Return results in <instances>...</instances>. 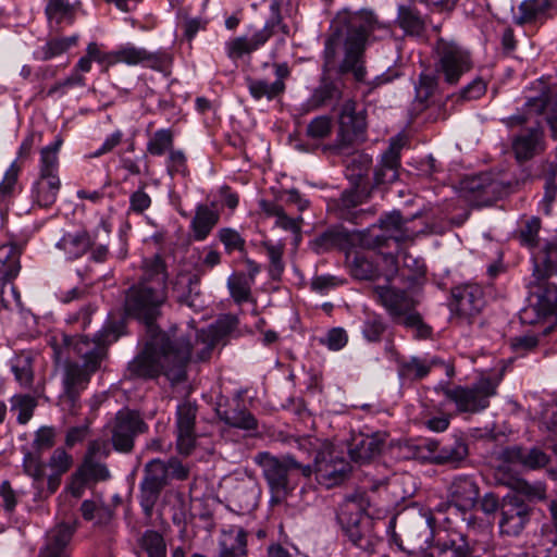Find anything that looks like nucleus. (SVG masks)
Instances as JSON below:
<instances>
[{"label": "nucleus", "mask_w": 557, "mask_h": 557, "mask_svg": "<svg viewBox=\"0 0 557 557\" xmlns=\"http://www.w3.org/2000/svg\"><path fill=\"white\" fill-rule=\"evenodd\" d=\"M541 228V221L537 218L530 219L520 231L521 244L529 247L535 248L539 243V232Z\"/></svg>", "instance_id": "nucleus-51"}, {"label": "nucleus", "mask_w": 557, "mask_h": 557, "mask_svg": "<svg viewBox=\"0 0 557 557\" xmlns=\"http://www.w3.org/2000/svg\"><path fill=\"white\" fill-rule=\"evenodd\" d=\"M342 98L341 84L330 78H322L319 86L313 90L312 95L307 101L310 109H318L320 107L330 104Z\"/></svg>", "instance_id": "nucleus-30"}, {"label": "nucleus", "mask_w": 557, "mask_h": 557, "mask_svg": "<svg viewBox=\"0 0 557 557\" xmlns=\"http://www.w3.org/2000/svg\"><path fill=\"white\" fill-rule=\"evenodd\" d=\"M531 508L518 495H507L500 505L499 530L509 536L519 535L530 521Z\"/></svg>", "instance_id": "nucleus-14"}, {"label": "nucleus", "mask_w": 557, "mask_h": 557, "mask_svg": "<svg viewBox=\"0 0 557 557\" xmlns=\"http://www.w3.org/2000/svg\"><path fill=\"white\" fill-rule=\"evenodd\" d=\"M161 491V487L141 481L139 503L146 517H151L153 507L159 499Z\"/></svg>", "instance_id": "nucleus-45"}, {"label": "nucleus", "mask_w": 557, "mask_h": 557, "mask_svg": "<svg viewBox=\"0 0 557 557\" xmlns=\"http://www.w3.org/2000/svg\"><path fill=\"white\" fill-rule=\"evenodd\" d=\"M373 293L376 300L394 319L401 322L407 314L412 312L414 301L407 293L389 286H376Z\"/></svg>", "instance_id": "nucleus-19"}, {"label": "nucleus", "mask_w": 557, "mask_h": 557, "mask_svg": "<svg viewBox=\"0 0 557 557\" xmlns=\"http://www.w3.org/2000/svg\"><path fill=\"white\" fill-rule=\"evenodd\" d=\"M119 336L120 335L111 329H104L92 339L86 336H81L76 339L66 335L63 336L65 346L73 349L78 357L84 359L83 364L69 361L64 367V393L73 407L75 406L79 393L87 387L91 374L99 369L100 362L106 355V347L115 342Z\"/></svg>", "instance_id": "nucleus-2"}, {"label": "nucleus", "mask_w": 557, "mask_h": 557, "mask_svg": "<svg viewBox=\"0 0 557 557\" xmlns=\"http://www.w3.org/2000/svg\"><path fill=\"white\" fill-rule=\"evenodd\" d=\"M220 214L214 209L206 205L197 206L195 216L191 221L194 238L199 242L205 240L218 224Z\"/></svg>", "instance_id": "nucleus-29"}, {"label": "nucleus", "mask_w": 557, "mask_h": 557, "mask_svg": "<svg viewBox=\"0 0 557 557\" xmlns=\"http://www.w3.org/2000/svg\"><path fill=\"white\" fill-rule=\"evenodd\" d=\"M437 363L436 359H420L412 357L403 364V369L408 374H413L417 379H422L430 372L431 368Z\"/></svg>", "instance_id": "nucleus-48"}, {"label": "nucleus", "mask_w": 557, "mask_h": 557, "mask_svg": "<svg viewBox=\"0 0 557 557\" xmlns=\"http://www.w3.org/2000/svg\"><path fill=\"white\" fill-rule=\"evenodd\" d=\"M498 380L482 377L472 386H456L445 391V396L462 412H478L488 407L490 398L496 394Z\"/></svg>", "instance_id": "nucleus-10"}, {"label": "nucleus", "mask_w": 557, "mask_h": 557, "mask_svg": "<svg viewBox=\"0 0 557 557\" xmlns=\"http://www.w3.org/2000/svg\"><path fill=\"white\" fill-rule=\"evenodd\" d=\"M386 441L384 433H373L361 435L354 440V444L349 449V455L356 462H366L377 456Z\"/></svg>", "instance_id": "nucleus-24"}, {"label": "nucleus", "mask_w": 557, "mask_h": 557, "mask_svg": "<svg viewBox=\"0 0 557 557\" xmlns=\"http://www.w3.org/2000/svg\"><path fill=\"white\" fill-rule=\"evenodd\" d=\"M225 51L230 59L237 60L244 54L252 52L247 36H239L225 42Z\"/></svg>", "instance_id": "nucleus-58"}, {"label": "nucleus", "mask_w": 557, "mask_h": 557, "mask_svg": "<svg viewBox=\"0 0 557 557\" xmlns=\"http://www.w3.org/2000/svg\"><path fill=\"white\" fill-rule=\"evenodd\" d=\"M77 476H84V480L103 481L110 476L108 468L95 459L85 458L83 466L77 471Z\"/></svg>", "instance_id": "nucleus-44"}, {"label": "nucleus", "mask_w": 557, "mask_h": 557, "mask_svg": "<svg viewBox=\"0 0 557 557\" xmlns=\"http://www.w3.org/2000/svg\"><path fill=\"white\" fill-rule=\"evenodd\" d=\"M21 251L14 245L0 246V282L2 301L9 302L7 298V286L16 305L21 304V296L16 288L11 284L18 275L21 270L20 263Z\"/></svg>", "instance_id": "nucleus-16"}, {"label": "nucleus", "mask_w": 557, "mask_h": 557, "mask_svg": "<svg viewBox=\"0 0 557 557\" xmlns=\"http://www.w3.org/2000/svg\"><path fill=\"white\" fill-rule=\"evenodd\" d=\"M139 547L148 557H166V544L157 531L147 530L139 539Z\"/></svg>", "instance_id": "nucleus-39"}, {"label": "nucleus", "mask_w": 557, "mask_h": 557, "mask_svg": "<svg viewBox=\"0 0 557 557\" xmlns=\"http://www.w3.org/2000/svg\"><path fill=\"white\" fill-rule=\"evenodd\" d=\"M321 342L329 349L336 351L346 346L348 336L344 329L334 327L327 332L325 338H323Z\"/></svg>", "instance_id": "nucleus-61"}, {"label": "nucleus", "mask_w": 557, "mask_h": 557, "mask_svg": "<svg viewBox=\"0 0 557 557\" xmlns=\"http://www.w3.org/2000/svg\"><path fill=\"white\" fill-rule=\"evenodd\" d=\"M49 467L55 475H61L70 470L73 465V458L63 448H57L49 459Z\"/></svg>", "instance_id": "nucleus-55"}, {"label": "nucleus", "mask_w": 557, "mask_h": 557, "mask_svg": "<svg viewBox=\"0 0 557 557\" xmlns=\"http://www.w3.org/2000/svg\"><path fill=\"white\" fill-rule=\"evenodd\" d=\"M533 294L536 297L532 310L539 318L555 313L557 309V245H547L545 250L534 256Z\"/></svg>", "instance_id": "nucleus-7"}, {"label": "nucleus", "mask_w": 557, "mask_h": 557, "mask_svg": "<svg viewBox=\"0 0 557 557\" xmlns=\"http://www.w3.org/2000/svg\"><path fill=\"white\" fill-rule=\"evenodd\" d=\"M199 277L190 272H180L173 281V293L181 305L196 307L199 296Z\"/></svg>", "instance_id": "nucleus-27"}, {"label": "nucleus", "mask_w": 557, "mask_h": 557, "mask_svg": "<svg viewBox=\"0 0 557 557\" xmlns=\"http://www.w3.org/2000/svg\"><path fill=\"white\" fill-rule=\"evenodd\" d=\"M385 331L382 319L377 315H368L363 322L362 334L370 342L380 341Z\"/></svg>", "instance_id": "nucleus-57"}, {"label": "nucleus", "mask_w": 557, "mask_h": 557, "mask_svg": "<svg viewBox=\"0 0 557 557\" xmlns=\"http://www.w3.org/2000/svg\"><path fill=\"white\" fill-rule=\"evenodd\" d=\"M332 120L326 115L313 119L307 126V135L312 139H323L331 134Z\"/></svg>", "instance_id": "nucleus-50"}, {"label": "nucleus", "mask_w": 557, "mask_h": 557, "mask_svg": "<svg viewBox=\"0 0 557 557\" xmlns=\"http://www.w3.org/2000/svg\"><path fill=\"white\" fill-rule=\"evenodd\" d=\"M55 430L52 426H41L35 434L34 447L37 450H46L54 445Z\"/></svg>", "instance_id": "nucleus-62"}, {"label": "nucleus", "mask_w": 557, "mask_h": 557, "mask_svg": "<svg viewBox=\"0 0 557 557\" xmlns=\"http://www.w3.org/2000/svg\"><path fill=\"white\" fill-rule=\"evenodd\" d=\"M72 537V530L67 525H61L48 535L47 544L39 550L37 557H70L66 545Z\"/></svg>", "instance_id": "nucleus-28"}, {"label": "nucleus", "mask_w": 557, "mask_h": 557, "mask_svg": "<svg viewBox=\"0 0 557 557\" xmlns=\"http://www.w3.org/2000/svg\"><path fill=\"white\" fill-rule=\"evenodd\" d=\"M20 172L21 165L17 163V160H15L10 164L0 183V201L11 195L14 186L16 185Z\"/></svg>", "instance_id": "nucleus-53"}, {"label": "nucleus", "mask_w": 557, "mask_h": 557, "mask_svg": "<svg viewBox=\"0 0 557 557\" xmlns=\"http://www.w3.org/2000/svg\"><path fill=\"white\" fill-rule=\"evenodd\" d=\"M381 235L375 236V246H382L393 239L397 244L413 240L416 231L407 226L398 212H392L380 219Z\"/></svg>", "instance_id": "nucleus-20"}, {"label": "nucleus", "mask_w": 557, "mask_h": 557, "mask_svg": "<svg viewBox=\"0 0 557 557\" xmlns=\"http://www.w3.org/2000/svg\"><path fill=\"white\" fill-rule=\"evenodd\" d=\"M221 419L232 428L246 431L256 430L258 425L256 418L249 411L239 407L225 410L221 413Z\"/></svg>", "instance_id": "nucleus-38"}, {"label": "nucleus", "mask_w": 557, "mask_h": 557, "mask_svg": "<svg viewBox=\"0 0 557 557\" xmlns=\"http://www.w3.org/2000/svg\"><path fill=\"white\" fill-rule=\"evenodd\" d=\"M11 411L16 413L20 424H26L33 417L37 407V399L28 394H16L10 399Z\"/></svg>", "instance_id": "nucleus-36"}, {"label": "nucleus", "mask_w": 557, "mask_h": 557, "mask_svg": "<svg viewBox=\"0 0 557 557\" xmlns=\"http://www.w3.org/2000/svg\"><path fill=\"white\" fill-rule=\"evenodd\" d=\"M513 488L518 494L524 495L530 500H543L546 497V485L542 482L530 483L522 479H517Z\"/></svg>", "instance_id": "nucleus-46"}, {"label": "nucleus", "mask_w": 557, "mask_h": 557, "mask_svg": "<svg viewBox=\"0 0 557 557\" xmlns=\"http://www.w3.org/2000/svg\"><path fill=\"white\" fill-rule=\"evenodd\" d=\"M90 239L84 232L66 233L57 243V248L62 250L69 259L82 257L90 248Z\"/></svg>", "instance_id": "nucleus-31"}, {"label": "nucleus", "mask_w": 557, "mask_h": 557, "mask_svg": "<svg viewBox=\"0 0 557 557\" xmlns=\"http://www.w3.org/2000/svg\"><path fill=\"white\" fill-rule=\"evenodd\" d=\"M339 124V145H350L358 140L364 128L366 117L362 111L357 110V103L352 99H346L339 110L338 114Z\"/></svg>", "instance_id": "nucleus-15"}, {"label": "nucleus", "mask_w": 557, "mask_h": 557, "mask_svg": "<svg viewBox=\"0 0 557 557\" xmlns=\"http://www.w3.org/2000/svg\"><path fill=\"white\" fill-rule=\"evenodd\" d=\"M260 248L269 259V274L273 280H278L284 272L283 260L285 245L282 242L263 240Z\"/></svg>", "instance_id": "nucleus-32"}, {"label": "nucleus", "mask_w": 557, "mask_h": 557, "mask_svg": "<svg viewBox=\"0 0 557 557\" xmlns=\"http://www.w3.org/2000/svg\"><path fill=\"white\" fill-rule=\"evenodd\" d=\"M350 471L349 462L331 443L321 444L314 458V474L321 485L327 488L339 485Z\"/></svg>", "instance_id": "nucleus-9"}, {"label": "nucleus", "mask_w": 557, "mask_h": 557, "mask_svg": "<svg viewBox=\"0 0 557 557\" xmlns=\"http://www.w3.org/2000/svg\"><path fill=\"white\" fill-rule=\"evenodd\" d=\"M392 35L389 23L381 21L372 11L360 10L350 20L345 38L342 73H351L357 82H364L363 52L370 38L384 39Z\"/></svg>", "instance_id": "nucleus-3"}, {"label": "nucleus", "mask_w": 557, "mask_h": 557, "mask_svg": "<svg viewBox=\"0 0 557 557\" xmlns=\"http://www.w3.org/2000/svg\"><path fill=\"white\" fill-rule=\"evenodd\" d=\"M349 272L358 280H372L379 274L376 264L363 253L354 256L349 262Z\"/></svg>", "instance_id": "nucleus-40"}, {"label": "nucleus", "mask_w": 557, "mask_h": 557, "mask_svg": "<svg viewBox=\"0 0 557 557\" xmlns=\"http://www.w3.org/2000/svg\"><path fill=\"white\" fill-rule=\"evenodd\" d=\"M253 462L262 471L271 494V504L282 503L297 487L295 469L299 467V462L292 455L276 457L268 451H260L255 455Z\"/></svg>", "instance_id": "nucleus-6"}, {"label": "nucleus", "mask_w": 557, "mask_h": 557, "mask_svg": "<svg viewBox=\"0 0 557 557\" xmlns=\"http://www.w3.org/2000/svg\"><path fill=\"white\" fill-rule=\"evenodd\" d=\"M437 79L432 74L422 73L419 77V82L416 85L417 99L421 102L426 101L436 90Z\"/></svg>", "instance_id": "nucleus-56"}, {"label": "nucleus", "mask_w": 557, "mask_h": 557, "mask_svg": "<svg viewBox=\"0 0 557 557\" xmlns=\"http://www.w3.org/2000/svg\"><path fill=\"white\" fill-rule=\"evenodd\" d=\"M397 23L410 36H419L424 29V23L420 14L414 9L406 5L398 8Z\"/></svg>", "instance_id": "nucleus-34"}, {"label": "nucleus", "mask_w": 557, "mask_h": 557, "mask_svg": "<svg viewBox=\"0 0 557 557\" xmlns=\"http://www.w3.org/2000/svg\"><path fill=\"white\" fill-rule=\"evenodd\" d=\"M81 510L86 520H95L96 523H102L111 516V512L107 507L98 505L92 500L83 502Z\"/></svg>", "instance_id": "nucleus-49"}, {"label": "nucleus", "mask_w": 557, "mask_h": 557, "mask_svg": "<svg viewBox=\"0 0 557 557\" xmlns=\"http://www.w3.org/2000/svg\"><path fill=\"white\" fill-rule=\"evenodd\" d=\"M195 444V428H176V447L180 454L189 455Z\"/></svg>", "instance_id": "nucleus-52"}, {"label": "nucleus", "mask_w": 557, "mask_h": 557, "mask_svg": "<svg viewBox=\"0 0 557 557\" xmlns=\"http://www.w3.org/2000/svg\"><path fill=\"white\" fill-rule=\"evenodd\" d=\"M467 546L436 545L426 557H465Z\"/></svg>", "instance_id": "nucleus-64"}, {"label": "nucleus", "mask_w": 557, "mask_h": 557, "mask_svg": "<svg viewBox=\"0 0 557 557\" xmlns=\"http://www.w3.org/2000/svg\"><path fill=\"white\" fill-rule=\"evenodd\" d=\"M450 503L461 511L472 509L479 498V487L470 476H457L448 488Z\"/></svg>", "instance_id": "nucleus-21"}, {"label": "nucleus", "mask_w": 557, "mask_h": 557, "mask_svg": "<svg viewBox=\"0 0 557 557\" xmlns=\"http://www.w3.org/2000/svg\"><path fill=\"white\" fill-rule=\"evenodd\" d=\"M76 44L77 36L53 38L51 40H48L41 47L37 48L34 52V55L37 60L48 61L50 59L61 55Z\"/></svg>", "instance_id": "nucleus-33"}, {"label": "nucleus", "mask_w": 557, "mask_h": 557, "mask_svg": "<svg viewBox=\"0 0 557 557\" xmlns=\"http://www.w3.org/2000/svg\"><path fill=\"white\" fill-rule=\"evenodd\" d=\"M197 408L194 404L186 401L177 407L176 428H195Z\"/></svg>", "instance_id": "nucleus-59"}, {"label": "nucleus", "mask_w": 557, "mask_h": 557, "mask_svg": "<svg viewBox=\"0 0 557 557\" xmlns=\"http://www.w3.org/2000/svg\"><path fill=\"white\" fill-rule=\"evenodd\" d=\"M174 134L170 128H161L156 131L147 141V152L151 156H163L173 150Z\"/></svg>", "instance_id": "nucleus-37"}, {"label": "nucleus", "mask_w": 557, "mask_h": 557, "mask_svg": "<svg viewBox=\"0 0 557 557\" xmlns=\"http://www.w3.org/2000/svg\"><path fill=\"white\" fill-rule=\"evenodd\" d=\"M166 171L171 176L188 174L187 158L183 150H170L166 158Z\"/></svg>", "instance_id": "nucleus-47"}, {"label": "nucleus", "mask_w": 557, "mask_h": 557, "mask_svg": "<svg viewBox=\"0 0 557 557\" xmlns=\"http://www.w3.org/2000/svg\"><path fill=\"white\" fill-rule=\"evenodd\" d=\"M403 146L404 139L401 137H396L391 140L388 149L383 153L381 163L375 171V181L377 184H389L398 178V166Z\"/></svg>", "instance_id": "nucleus-22"}, {"label": "nucleus", "mask_w": 557, "mask_h": 557, "mask_svg": "<svg viewBox=\"0 0 557 557\" xmlns=\"http://www.w3.org/2000/svg\"><path fill=\"white\" fill-rule=\"evenodd\" d=\"M436 72L449 85H455L460 77L472 69V60L468 50L453 41L438 40L436 46Z\"/></svg>", "instance_id": "nucleus-11"}, {"label": "nucleus", "mask_w": 557, "mask_h": 557, "mask_svg": "<svg viewBox=\"0 0 557 557\" xmlns=\"http://www.w3.org/2000/svg\"><path fill=\"white\" fill-rule=\"evenodd\" d=\"M504 458L511 463H518L529 470H537L549 462L548 456L537 447H512L504 451Z\"/></svg>", "instance_id": "nucleus-26"}, {"label": "nucleus", "mask_w": 557, "mask_h": 557, "mask_svg": "<svg viewBox=\"0 0 557 557\" xmlns=\"http://www.w3.org/2000/svg\"><path fill=\"white\" fill-rule=\"evenodd\" d=\"M144 423L133 411H119L112 426V444L116 450L128 451L133 447L134 437L143 432Z\"/></svg>", "instance_id": "nucleus-17"}, {"label": "nucleus", "mask_w": 557, "mask_h": 557, "mask_svg": "<svg viewBox=\"0 0 557 557\" xmlns=\"http://www.w3.org/2000/svg\"><path fill=\"white\" fill-rule=\"evenodd\" d=\"M143 275L131 286L125 296V311L147 324L149 339L144 350L129 363L132 375L154 379L164 375L177 383L186 377V368L191 357V345L185 336H170L153 325V321L165 304L168 274L162 259L154 256L143 264Z\"/></svg>", "instance_id": "nucleus-1"}, {"label": "nucleus", "mask_w": 557, "mask_h": 557, "mask_svg": "<svg viewBox=\"0 0 557 557\" xmlns=\"http://www.w3.org/2000/svg\"><path fill=\"white\" fill-rule=\"evenodd\" d=\"M547 100L548 97L544 92L537 97L530 98L525 102V113L515 114L504 120L509 127L531 123L530 127L521 129L511 139V149L519 162L530 160L545 149L544 134L540 127V122L532 120L533 116H537L544 111Z\"/></svg>", "instance_id": "nucleus-4"}, {"label": "nucleus", "mask_w": 557, "mask_h": 557, "mask_svg": "<svg viewBox=\"0 0 557 557\" xmlns=\"http://www.w3.org/2000/svg\"><path fill=\"white\" fill-rule=\"evenodd\" d=\"M62 143V139L58 137L39 151L37 176L29 189L33 209H49L57 202L62 187L59 175V152Z\"/></svg>", "instance_id": "nucleus-5"}, {"label": "nucleus", "mask_w": 557, "mask_h": 557, "mask_svg": "<svg viewBox=\"0 0 557 557\" xmlns=\"http://www.w3.org/2000/svg\"><path fill=\"white\" fill-rule=\"evenodd\" d=\"M15 380L21 386H29L33 382V371L27 359L17 360L12 366Z\"/></svg>", "instance_id": "nucleus-63"}, {"label": "nucleus", "mask_w": 557, "mask_h": 557, "mask_svg": "<svg viewBox=\"0 0 557 557\" xmlns=\"http://www.w3.org/2000/svg\"><path fill=\"white\" fill-rule=\"evenodd\" d=\"M337 519L345 534L355 546L366 552L373 549L372 521L366 513L362 498L349 497L345 499L337 513Z\"/></svg>", "instance_id": "nucleus-8"}, {"label": "nucleus", "mask_w": 557, "mask_h": 557, "mask_svg": "<svg viewBox=\"0 0 557 557\" xmlns=\"http://www.w3.org/2000/svg\"><path fill=\"white\" fill-rule=\"evenodd\" d=\"M301 223L302 218H290L286 214L285 210L275 219V226L286 231L290 232L295 235V242L298 244V242L301 238L300 231H301Z\"/></svg>", "instance_id": "nucleus-60"}, {"label": "nucleus", "mask_w": 557, "mask_h": 557, "mask_svg": "<svg viewBox=\"0 0 557 557\" xmlns=\"http://www.w3.org/2000/svg\"><path fill=\"white\" fill-rule=\"evenodd\" d=\"M218 235L227 252L243 250L245 247V239L236 230L230 227L221 228Z\"/></svg>", "instance_id": "nucleus-54"}, {"label": "nucleus", "mask_w": 557, "mask_h": 557, "mask_svg": "<svg viewBox=\"0 0 557 557\" xmlns=\"http://www.w3.org/2000/svg\"><path fill=\"white\" fill-rule=\"evenodd\" d=\"M166 471L165 461L153 459L146 465L143 481L163 488L169 483Z\"/></svg>", "instance_id": "nucleus-43"}, {"label": "nucleus", "mask_w": 557, "mask_h": 557, "mask_svg": "<svg viewBox=\"0 0 557 557\" xmlns=\"http://www.w3.org/2000/svg\"><path fill=\"white\" fill-rule=\"evenodd\" d=\"M81 1L47 0L45 15L50 28H59L62 25H72L81 9Z\"/></svg>", "instance_id": "nucleus-23"}, {"label": "nucleus", "mask_w": 557, "mask_h": 557, "mask_svg": "<svg viewBox=\"0 0 557 557\" xmlns=\"http://www.w3.org/2000/svg\"><path fill=\"white\" fill-rule=\"evenodd\" d=\"M252 285V280L245 274H233L227 278L230 295L237 305L251 300Z\"/></svg>", "instance_id": "nucleus-35"}, {"label": "nucleus", "mask_w": 557, "mask_h": 557, "mask_svg": "<svg viewBox=\"0 0 557 557\" xmlns=\"http://www.w3.org/2000/svg\"><path fill=\"white\" fill-rule=\"evenodd\" d=\"M112 65L124 63L129 66L145 65L151 70L166 72L172 64V55L166 51L150 52L133 44L119 46L113 50Z\"/></svg>", "instance_id": "nucleus-12"}, {"label": "nucleus", "mask_w": 557, "mask_h": 557, "mask_svg": "<svg viewBox=\"0 0 557 557\" xmlns=\"http://www.w3.org/2000/svg\"><path fill=\"white\" fill-rule=\"evenodd\" d=\"M483 289L479 285L467 284L453 290L450 310L454 319L470 323L471 319L480 313L484 307Z\"/></svg>", "instance_id": "nucleus-13"}, {"label": "nucleus", "mask_w": 557, "mask_h": 557, "mask_svg": "<svg viewBox=\"0 0 557 557\" xmlns=\"http://www.w3.org/2000/svg\"><path fill=\"white\" fill-rule=\"evenodd\" d=\"M467 455V445L461 441H455L453 444L442 446L434 456V461L436 463H455L462 460Z\"/></svg>", "instance_id": "nucleus-42"}, {"label": "nucleus", "mask_w": 557, "mask_h": 557, "mask_svg": "<svg viewBox=\"0 0 557 557\" xmlns=\"http://www.w3.org/2000/svg\"><path fill=\"white\" fill-rule=\"evenodd\" d=\"M275 81L269 83L262 78H246V86L256 100L265 98L273 100L285 91V79L289 77L290 70L287 63H275L274 65Z\"/></svg>", "instance_id": "nucleus-18"}, {"label": "nucleus", "mask_w": 557, "mask_h": 557, "mask_svg": "<svg viewBox=\"0 0 557 557\" xmlns=\"http://www.w3.org/2000/svg\"><path fill=\"white\" fill-rule=\"evenodd\" d=\"M238 325V319L234 314H224L218 319L214 325H211L208 330L210 343L208 348L211 349L224 336L232 333Z\"/></svg>", "instance_id": "nucleus-41"}, {"label": "nucleus", "mask_w": 557, "mask_h": 557, "mask_svg": "<svg viewBox=\"0 0 557 557\" xmlns=\"http://www.w3.org/2000/svg\"><path fill=\"white\" fill-rule=\"evenodd\" d=\"M554 5L555 0H524L519 4L513 22L521 26L542 22L549 16Z\"/></svg>", "instance_id": "nucleus-25"}]
</instances>
